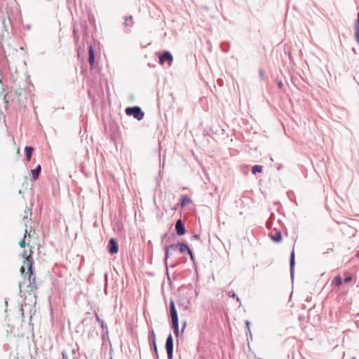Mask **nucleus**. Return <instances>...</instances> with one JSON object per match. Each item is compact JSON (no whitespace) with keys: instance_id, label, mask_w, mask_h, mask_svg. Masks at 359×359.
<instances>
[{"instance_id":"f257e3e1","label":"nucleus","mask_w":359,"mask_h":359,"mask_svg":"<svg viewBox=\"0 0 359 359\" xmlns=\"http://www.w3.org/2000/svg\"><path fill=\"white\" fill-rule=\"evenodd\" d=\"M35 231L33 229L28 231L25 229L24 238L19 242V245L22 248H25L26 246L29 248L27 250H24L20 255L24 259L23 264L20 268L21 275L24 278H27L29 285L28 287H31L32 290L36 288V277L34 274V259H33V246L30 245V239L32 233L34 234Z\"/></svg>"},{"instance_id":"f03ea898","label":"nucleus","mask_w":359,"mask_h":359,"mask_svg":"<svg viewBox=\"0 0 359 359\" xmlns=\"http://www.w3.org/2000/svg\"><path fill=\"white\" fill-rule=\"evenodd\" d=\"M170 316L172 319V327L174 330V333L178 336L179 334V323H178V316L177 312L175 308V304L173 300H171L170 302Z\"/></svg>"},{"instance_id":"7ed1b4c3","label":"nucleus","mask_w":359,"mask_h":359,"mask_svg":"<svg viewBox=\"0 0 359 359\" xmlns=\"http://www.w3.org/2000/svg\"><path fill=\"white\" fill-rule=\"evenodd\" d=\"M126 114L128 116H133L137 121L142 120L144 116V112L138 106L127 107L126 109Z\"/></svg>"},{"instance_id":"20e7f679","label":"nucleus","mask_w":359,"mask_h":359,"mask_svg":"<svg viewBox=\"0 0 359 359\" xmlns=\"http://www.w3.org/2000/svg\"><path fill=\"white\" fill-rule=\"evenodd\" d=\"M165 349L168 355V359H172L173 337L171 334H170L166 339Z\"/></svg>"},{"instance_id":"39448f33","label":"nucleus","mask_w":359,"mask_h":359,"mask_svg":"<svg viewBox=\"0 0 359 359\" xmlns=\"http://www.w3.org/2000/svg\"><path fill=\"white\" fill-rule=\"evenodd\" d=\"M173 57L172 54L169 51H164L160 56H159V63L161 65L164 64L165 61H168L169 63V65H170L172 62Z\"/></svg>"},{"instance_id":"423d86ee","label":"nucleus","mask_w":359,"mask_h":359,"mask_svg":"<svg viewBox=\"0 0 359 359\" xmlns=\"http://www.w3.org/2000/svg\"><path fill=\"white\" fill-rule=\"evenodd\" d=\"M108 250L111 255L116 254L118 251V245L115 238H110L108 243Z\"/></svg>"},{"instance_id":"0eeeda50","label":"nucleus","mask_w":359,"mask_h":359,"mask_svg":"<svg viewBox=\"0 0 359 359\" xmlns=\"http://www.w3.org/2000/svg\"><path fill=\"white\" fill-rule=\"evenodd\" d=\"M175 231L177 232V234L179 236L184 235L186 233L185 226L180 219L176 222Z\"/></svg>"},{"instance_id":"6e6552de","label":"nucleus","mask_w":359,"mask_h":359,"mask_svg":"<svg viewBox=\"0 0 359 359\" xmlns=\"http://www.w3.org/2000/svg\"><path fill=\"white\" fill-rule=\"evenodd\" d=\"M178 249L181 253H184L187 252L188 254L190 255L191 259L194 260V255L192 253V251L187 244H185L184 243H179Z\"/></svg>"},{"instance_id":"1a4fd4ad","label":"nucleus","mask_w":359,"mask_h":359,"mask_svg":"<svg viewBox=\"0 0 359 359\" xmlns=\"http://www.w3.org/2000/svg\"><path fill=\"white\" fill-rule=\"evenodd\" d=\"M95 316L96 317V320L97 321L100 323V327H102V335L103 337H104V334H108V328H107V326L105 325L104 322L103 320H102L98 314L97 313H95Z\"/></svg>"},{"instance_id":"9d476101","label":"nucleus","mask_w":359,"mask_h":359,"mask_svg":"<svg viewBox=\"0 0 359 359\" xmlns=\"http://www.w3.org/2000/svg\"><path fill=\"white\" fill-rule=\"evenodd\" d=\"M269 236L273 241L276 243L280 242L282 241V233L279 230H276L274 234H273V233H269Z\"/></svg>"},{"instance_id":"9b49d317","label":"nucleus","mask_w":359,"mask_h":359,"mask_svg":"<svg viewBox=\"0 0 359 359\" xmlns=\"http://www.w3.org/2000/svg\"><path fill=\"white\" fill-rule=\"evenodd\" d=\"M294 257H295L294 251L292 250L291 252L290 259V273H291L292 276H293V274H294V264H295Z\"/></svg>"},{"instance_id":"f8f14e48","label":"nucleus","mask_w":359,"mask_h":359,"mask_svg":"<svg viewBox=\"0 0 359 359\" xmlns=\"http://www.w3.org/2000/svg\"><path fill=\"white\" fill-rule=\"evenodd\" d=\"M41 165H38L35 169L31 170L32 177L33 180H36L38 179L39 175L41 172Z\"/></svg>"},{"instance_id":"ddd939ff","label":"nucleus","mask_w":359,"mask_h":359,"mask_svg":"<svg viewBox=\"0 0 359 359\" xmlns=\"http://www.w3.org/2000/svg\"><path fill=\"white\" fill-rule=\"evenodd\" d=\"M25 154H26V158L28 161L31 160L32 155L34 151V148L32 147H26L25 148Z\"/></svg>"},{"instance_id":"4468645a","label":"nucleus","mask_w":359,"mask_h":359,"mask_svg":"<svg viewBox=\"0 0 359 359\" xmlns=\"http://www.w3.org/2000/svg\"><path fill=\"white\" fill-rule=\"evenodd\" d=\"M32 215V213L31 209L27 208L25 210L24 215L22 216V220L23 221L31 220Z\"/></svg>"},{"instance_id":"2eb2a0df","label":"nucleus","mask_w":359,"mask_h":359,"mask_svg":"<svg viewBox=\"0 0 359 359\" xmlns=\"http://www.w3.org/2000/svg\"><path fill=\"white\" fill-rule=\"evenodd\" d=\"M332 282L336 286H340L342 284L343 280L340 276H337L334 277Z\"/></svg>"},{"instance_id":"dca6fc26","label":"nucleus","mask_w":359,"mask_h":359,"mask_svg":"<svg viewBox=\"0 0 359 359\" xmlns=\"http://www.w3.org/2000/svg\"><path fill=\"white\" fill-rule=\"evenodd\" d=\"M191 202L190 198L187 196H184L181 198V205L184 206Z\"/></svg>"},{"instance_id":"f3484780","label":"nucleus","mask_w":359,"mask_h":359,"mask_svg":"<svg viewBox=\"0 0 359 359\" xmlns=\"http://www.w3.org/2000/svg\"><path fill=\"white\" fill-rule=\"evenodd\" d=\"M262 170V167L261 165H255L252 168V172L253 174H256L257 172H260Z\"/></svg>"},{"instance_id":"a211bd4d","label":"nucleus","mask_w":359,"mask_h":359,"mask_svg":"<svg viewBox=\"0 0 359 359\" xmlns=\"http://www.w3.org/2000/svg\"><path fill=\"white\" fill-rule=\"evenodd\" d=\"M95 62V53L93 50V48L91 47V69H93V67L94 65Z\"/></svg>"},{"instance_id":"6ab92c4d","label":"nucleus","mask_w":359,"mask_h":359,"mask_svg":"<svg viewBox=\"0 0 359 359\" xmlns=\"http://www.w3.org/2000/svg\"><path fill=\"white\" fill-rule=\"evenodd\" d=\"M166 248H169V250H175L177 249H178L179 248V243L177 244H172L169 246H166Z\"/></svg>"},{"instance_id":"aec40b11","label":"nucleus","mask_w":359,"mask_h":359,"mask_svg":"<svg viewBox=\"0 0 359 359\" xmlns=\"http://www.w3.org/2000/svg\"><path fill=\"white\" fill-rule=\"evenodd\" d=\"M355 38L357 43L359 44V28L355 29Z\"/></svg>"},{"instance_id":"412c9836","label":"nucleus","mask_w":359,"mask_h":359,"mask_svg":"<svg viewBox=\"0 0 359 359\" xmlns=\"http://www.w3.org/2000/svg\"><path fill=\"white\" fill-rule=\"evenodd\" d=\"M229 296L231 297H233V298H236V301L238 302L239 301V298L233 292V291H230L229 293H228Z\"/></svg>"},{"instance_id":"4be33fe9","label":"nucleus","mask_w":359,"mask_h":359,"mask_svg":"<svg viewBox=\"0 0 359 359\" xmlns=\"http://www.w3.org/2000/svg\"><path fill=\"white\" fill-rule=\"evenodd\" d=\"M165 264H167V259L169 257V248H166L165 247Z\"/></svg>"},{"instance_id":"5701e85b","label":"nucleus","mask_w":359,"mask_h":359,"mask_svg":"<svg viewBox=\"0 0 359 359\" xmlns=\"http://www.w3.org/2000/svg\"><path fill=\"white\" fill-rule=\"evenodd\" d=\"M359 28V13H358L357 19L354 23V29Z\"/></svg>"},{"instance_id":"b1692460","label":"nucleus","mask_w":359,"mask_h":359,"mask_svg":"<svg viewBox=\"0 0 359 359\" xmlns=\"http://www.w3.org/2000/svg\"><path fill=\"white\" fill-rule=\"evenodd\" d=\"M151 337L152 344L156 343V336H155V333H154V330H152L151 332Z\"/></svg>"},{"instance_id":"393cba45","label":"nucleus","mask_w":359,"mask_h":359,"mask_svg":"<svg viewBox=\"0 0 359 359\" xmlns=\"http://www.w3.org/2000/svg\"><path fill=\"white\" fill-rule=\"evenodd\" d=\"M351 280H352V276H347V277H346V278H344V282L345 283H348L351 282Z\"/></svg>"},{"instance_id":"a878e982","label":"nucleus","mask_w":359,"mask_h":359,"mask_svg":"<svg viewBox=\"0 0 359 359\" xmlns=\"http://www.w3.org/2000/svg\"><path fill=\"white\" fill-rule=\"evenodd\" d=\"M153 346H154V351H155L156 356L158 358V350H157L156 344V343H153Z\"/></svg>"},{"instance_id":"bb28decb","label":"nucleus","mask_w":359,"mask_h":359,"mask_svg":"<svg viewBox=\"0 0 359 359\" xmlns=\"http://www.w3.org/2000/svg\"><path fill=\"white\" fill-rule=\"evenodd\" d=\"M132 19H133V17H132V16L127 17V18H126V20H125V22H124V24H125L126 26H128V22H129V20H132Z\"/></svg>"},{"instance_id":"cd10ccee","label":"nucleus","mask_w":359,"mask_h":359,"mask_svg":"<svg viewBox=\"0 0 359 359\" xmlns=\"http://www.w3.org/2000/svg\"><path fill=\"white\" fill-rule=\"evenodd\" d=\"M250 323L248 320H247L245 322V326H246V328L248 329V330H249V331H250Z\"/></svg>"},{"instance_id":"c85d7f7f","label":"nucleus","mask_w":359,"mask_h":359,"mask_svg":"<svg viewBox=\"0 0 359 359\" xmlns=\"http://www.w3.org/2000/svg\"><path fill=\"white\" fill-rule=\"evenodd\" d=\"M63 359H68L67 354L66 352L62 353Z\"/></svg>"},{"instance_id":"c756f323","label":"nucleus","mask_w":359,"mask_h":359,"mask_svg":"<svg viewBox=\"0 0 359 359\" xmlns=\"http://www.w3.org/2000/svg\"><path fill=\"white\" fill-rule=\"evenodd\" d=\"M259 75H260V76H262V77H263V76H264V70H262V69H260V70H259Z\"/></svg>"},{"instance_id":"7c9ffc66","label":"nucleus","mask_w":359,"mask_h":359,"mask_svg":"<svg viewBox=\"0 0 359 359\" xmlns=\"http://www.w3.org/2000/svg\"><path fill=\"white\" fill-rule=\"evenodd\" d=\"M193 238L194 239H199L200 238V236L198 235V234H195L192 236Z\"/></svg>"},{"instance_id":"2f4dec72","label":"nucleus","mask_w":359,"mask_h":359,"mask_svg":"<svg viewBox=\"0 0 359 359\" xmlns=\"http://www.w3.org/2000/svg\"><path fill=\"white\" fill-rule=\"evenodd\" d=\"M20 311H21V314L22 316V317L24 316V313H23V309H22V306H20Z\"/></svg>"},{"instance_id":"473e14b6","label":"nucleus","mask_w":359,"mask_h":359,"mask_svg":"<svg viewBox=\"0 0 359 359\" xmlns=\"http://www.w3.org/2000/svg\"><path fill=\"white\" fill-rule=\"evenodd\" d=\"M278 86H279L280 88H282V86H283V83L280 81V82H278Z\"/></svg>"},{"instance_id":"72a5a7b5","label":"nucleus","mask_w":359,"mask_h":359,"mask_svg":"<svg viewBox=\"0 0 359 359\" xmlns=\"http://www.w3.org/2000/svg\"><path fill=\"white\" fill-rule=\"evenodd\" d=\"M17 154L20 155V149L18 148L17 149Z\"/></svg>"},{"instance_id":"f704fd0d","label":"nucleus","mask_w":359,"mask_h":359,"mask_svg":"<svg viewBox=\"0 0 359 359\" xmlns=\"http://www.w3.org/2000/svg\"><path fill=\"white\" fill-rule=\"evenodd\" d=\"M88 52L90 54V47L88 48Z\"/></svg>"},{"instance_id":"c9c22d12","label":"nucleus","mask_w":359,"mask_h":359,"mask_svg":"<svg viewBox=\"0 0 359 359\" xmlns=\"http://www.w3.org/2000/svg\"><path fill=\"white\" fill-rule=\"evenodd\" d=\"M184 326H185V325ZM184 327H183V328L182 329V332L184 331Z\"/></svg>"},{"instance_id":"e433bc0d","label":"nucleus","mask_w":359,"mask_h":359,"mask_svg":"<svg viewBox=\"0 0 359 359\" xmlns=\"http://www.w3.org/2000/svg\"><path fill=\"white\" fill-rule=\"evenodd\" d=\"M358 255L359 256V252H358Z\"/></svg>"},{"instance_id":"4c0bfd02","label":"nucleus","mask_w":359,"mask_h":359,"mask_svg":"<svg viewBox=\"0 0 359 359\" xmlns=\"http://www.w3.org/2000/svg\"><path fill=\"white\" fill-rule=\"evenodd\" d=\"M352 359H355V358H353Z\"/></svg>"}]
</instances>
